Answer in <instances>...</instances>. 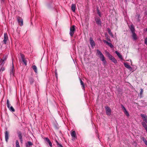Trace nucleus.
I'll use <instances>...</instances> for the list:
<instances>
[{
  "label": "nucleus",
  "instance_id": "nucleus-35",
  "mask_svg": "<svg viewBox=\"0 0 147 147\" xmlns=\"http://www.w3.org/2000/svg\"><path fill=\"white\" fill-rule=\"evenodd\" d=\"M1 68L0 69V72H2L4 71L5 70V68L3 66L2 67H0Z\"/></svg>",
  "mask_w": 147,
  "mask_h": 147
},
{
  "label": "nucleus",
  "instance_id": "nucleus-17",
  "mask_svg": "<svg viewBox=\"0 0 147 147\" xmlns=\"http://www.w3.org/2000/svg\"><path fill=\"white\" fill-rule=\"evenodd\" d=\"M124 65L125 67L127 68H128L129 69H132V68L127 63H125L124 64Z\"/></svg>",
  "mask_w": 147,
  "mask_h": 147
},
{
  "label": "nucleus",
  "instance_id": "nucleus-29",
  "mask_svg": "<svg viewBox=\"0 0 147 147\" xmlns=\"http://www.w3.org/2000/svg\"><path fill=\"white\" fill-rule=\"evenodd\" d=\"M8 109L11 112H14L15 111V109L12 106H11L10 108Z\"/></svg>",
  "mask_w": 147,
  "mask_h": 147
},
{
  "label": "nucleus",
  "instance_id": "nucleus-3",
  "mask_svg": "<svg viewBox=\"0 0 147 147\" xmlns=\"http://www.w3.org/2000/svg\"><path fill=\"white\" fill-rule=\"evenodd\" d=\"M105 108L106 110V114L109 116L110 115L111 112V110L110 108L108 106H106Z\"/></svg>",
  "mask_w": 147,
  "mask_h": 147
},
{
  "label": "nucleus",
  "instance_id": "nucleus-39",
  "mask_svg": "<svg viewBox=\"0 0 147 147\" xmlns=\"http://www.w3.org/2000/svg\"><path fill=\"white\" fill-rule=\"evenodd\" d=\"M121 108L123 110V111H125L126 110V108H125V107L123 106V105L122 104L121 105Z\"/></svg>",
  "mask_w": 147,
  "mask_h": 147
},
{
  "label": "nucleus",
  "instance_id": "nucleus-15",
  "mask_svg": "<svg viewBox=\"0 0 147 147\" xmlns=\"http://www.w3.org/2000/svg\"><path fill=\"white\" fill-rule=\"evenodd\" d=\"M18 137L20 140V142L22 143L23 141L22 136L20 132H19L18 134Z\"/></svg>",
  "mask_w": 147,
  "mask_h": 147
},
{
  "label": "nucleus",
  "instance_id": "nucleus-16",
  "mask_svg": "<svg viewBox=\"0 0 147 147\" xmlns=\"http://www.w3.org/2000/svg\"><path fill=\"white\" fill-rule=\"evenodd\" d=\"M76 9V4H72L71 5V9L73 12H75Z\"/></svg>",
  "mask_w": 147,
  "mask_h": 147
},
{
  "label": "nucleus",
  "instance_id": "nucleus-41",
  "mask_svg": "<svg viewBox=\"0 0 147 147\" xmlns=\"http://www.w3.org/2000/svg\"><path fill=\"white\" fill-rule=\"evenodd\" d=\"M55 76L56 77V78H57V70H55Z\"/></svg>",
  "mask_w": 147,
  "mask_h": 147
},
{
  "label": "nucleus",
  "instance_id": "nucleus-6",
  "mask_svg": "<svg viewBox=\"0 0 147 147\" xmlns=\"http://www.w3.org/2000/svg\"><path fill=\"white\" fill-rule=\"evenodd\" d=\"M44 140L45 142L47 144L48 143L49 144V146L52 147V143L50 141V140L49 139V138H44Z\"/></svg>",
  "mask_w": 147,
  "mask_h": 147
},
{
  "label": "nucleus",
  "instance_id": "nucleus-9",
  "mask_svg": "<svg viewBox=\"0 0 147 147\" xmlns=\"http://www.w3.org/2000/svg\"><path fill=\"white\" fill-rule=\"evenodd\" d=\"M4 39L3 40V42L5 44H6L8 40V37L7 34H4Z\"/></svg>",
  "mask_w": 147,
  "mask_h": 147
},
{
  "label": "nucleus",
  "instance_id": "nucleus-38",
  "mask_svg": "<svg viewBox=\"0 0 147 147\" xmlns=\"http://www.w3.org/2000/svg\"><path fill=\"white\" fill-rule=\"evenodd\" d=\"M107 31L108 33L111 35L113 36L112 33L111 32V30L109 28H107Z\"/></svg>",
  "mask_w": 147,
  "mask_h": 147
},
{
  "label": "nucleus",
  "instance_id": "nucleus-48",
  "mask_svg": "<svg viewBox=\"0 0 147 147\" xmlns=\"http://www.w3.org/2000/svg\"><path fill=\"white\" fill-rule=\"evenodd\" d=\"M146 31H147V28H146Z\"/></svg>",
  "mask_w": 147,
  "mask_h": 147
},
{
  "label": "nucleus",
  "instance_id": "nucleus-22",
  "mask_svg": "<svg viewBox=\"0 0 147 147\" xmlns=\"http://www.w3.org/2000/svg\"><path fill=\"white\" fill-rule=\"evenodd\" d=\"M146 122L142 121L141 122V124L142 125L143 127L145 129L147 128V125L146 123Z\"/></svg>",
  "mask_w": 147,
  "mask_h": 147
},
{
  "label": "nucleus",
  "instance_id": "nucleus-47",
  "mask_svg": "<svg viewBox=\"0 0 147 147\" xmlns=\"http://www.w3.org/2000/svg\"><path fill=\"white\" fill-rule=\"evenodd\" d=\"M145 130L146 131V132L147 133V128H146V129Z\"/></svg>",
  "mask_w": 147,
  "mask_h": 147
},
{
  "label": "nucleus",
  "instance_id": "nucleus-36",
  "mask_svg": "<svg viewBox=\"0 0 147 147\" xmlns=\"http://www.w3.org/2000/svg\"><path fill=\"white\" fill-rule=\"evenodd\" d=\"M16 147H20L19 142L18 140H17L16 141Z\"/></svg>",
  "mask_w": 147,
  "mask_h": 147
},
{
  "label": "nucleus",
  "instance_id": "nucleus-32",
  "mask_svg": "<svg viewBox=\"0 0 147 147\" xmlns=\"http://www.w3.org/2000/svg\"><path fill=\"white\" fill-rule=\"evenodd\" d=\"M124 114L127 116V117H129V115L128 112L127 111V110L125 111H124Z\"/></svg>",
  "mask_w": 147,
  "mask_h": 147
},
{
  "label": "nucleus",
  "instance_id": "nucleus-40",
  "mask_svg": "<svg viewBox=\"0 0 147 147\" xmlns=\"http://www.w3.org/2000/svg\"><path fill=\"white\" fill-rule=\"evenodd\" d=\"M0 1L1 2V4L3 5L5 3V0H0Z\"/></svg>",
  "mask_w": 147,
  "mask_h": 147
},
{
  "label": "nucleus",
  "instance_id": "nucleus-8",
  "mask_svg": "<svg viewBox=\"0 0 147 147\" xmlns=\"http://www.w3.org/2000/svg\"><path fill=\"white\" fill-rule=\"evenodd\" d=\"M95 20L97 24L99 25H101V20L99 17H96L95 19Z\"/></svg>",
  "mask_w": 147,
  "mask_h": 147
},
{
  "label": "nucleus",
  "instance_id": "nucleus-45",
  "mask_svg": "<svg viewBox=\"0 0 147 147\" xmlns=\"http://www.w3.org/2000/svg\"><path fill=\"white\" fill-rule=\"evenodd\" d=\"M144 15L146 16L147 15V11H145L144 12Z\"/></svg>",
  "mask_w": 147,
  "mask_h": 147
},
{
  "label": "nucleus",
  "instance_id": "nucleus-4",
  "mask_svg": "<svg viewBox=\"0 0 147 147\" xmlns=\"http://www.w3.org/2000/svg\"><path fill=\"white\" fill-rule=\"evenodd\" d=\"M90 42L91 47H93L95 46V43L92 37L90 38Z\"/></svg>",
  "mask_w": 147,
  "mask_h": 147
},
{
  "label": "nucleus",
  "instance_id": "nucleus-11",
  "mask_svg": "<svg viewBox=\"0 0 147 147\" xmlns=\"http://www.w3.org/2000/svg\"><path fill=\"white\" fill-rule=\"evenodd\" d=\"M141 116L143 120L145 121V122L147 123V116L146 115L141 114Z\"/></svg>",
  "mask_w": 147,
  "mask_h": 147
},
{
  "label": "nucleus",
  "instance_id": "nucleus-19",
  "mask_svg": "<svg viewBox=\"0 0 147 147\" xmlns=\"http://www.w3.org/2000/svg\"><path fill=\"white\" fill-rule=\"evenodd\" d=\"M132 37L134 40H136L137 39V37L135 32H133L132 33Z\"/></svg>",
  "mask_w": 147,
  "mask_h": 147
},
{
  "label": "nucleus",
  "instance_id": "nucleus-21",
  "mask_svg": "<svg viewBox=\"0 0 147 147\" xmlns=\"http://www.w3.org/2000/svg\"><path fill=\"white\" fill-rule=\"evenodd\" d=\"M81 85H82V88L83 90H85V86L83 82L82 81L81 79H80Z\"/></svg>",
  "mask_w": 147,
  "mask_h": 147
},
{
  "label": "nucleus",
  "instance_id": "nucleus-46",
  "mask_svg": "<svg viewBox=\"0 0 147 147\" xmlns=\"http://www.w3.org/2000/svg\"><path fill=\"white\" fill-rule=\"evenodd\" d=\"M138 21L139 22L140 21V18H138Z\"/></svg>",
  "mask_w": 147,
  "mask_h": 147
},
{
  "label": "nucleus",
  "instance_id": "nucleus-20",
  "mask_svg": "<svg viewBox=\"0 0 147 147\" xmlns=\"http://www.w3.org/2000/svg\"><path fill=\"white\" fill-rule=\"evenodd\" d=\"M115 53L118 56L119 58L122 59H123L121 55L117 51H115Z\"/></svg>",
  "mask_w": 147,
  "mask_h": 147
},
{
  "label": "nucleus",
  "instance_id": "nucleus-12",
  "mask_svg": "<svg viewBox=\"0 0 147 147\" xmlns=\"http://www.w3.org/2000/svg\"><path fill=\"white\" fill-rule=\"evenodd\" d=\"M17 21L19 23H20L21 26H22L23 25V20L20 17H18L17 18Z\"/></svg>",
  "mask_w": 147,
  "mask_h": 147
},
{
  "label": "nucleus",
  "instance_id": "nucleus-5",
  "mask_svg": "<svg viewBox=\"0 0 147 147\" xmlns=\"http://www.w3.org/2000/svg\"><path fill=\"white\" fill-rule=\"evenodd\" d=\"M14 66L13 64V62H12V66L10 69V74L11 76H14Z\"/></svg>",
  "mask_w": 147,
  "mask_h": 147
},
{
  "label": "nucleus",
  "instance_id": "nucleus-34",
  "mask_svg": "<svg viewBox=\"0 0 147 147\" xmlns=\"http://www.w3.org/2000/svg\"><path fill=\"white\" fill-rule=\"evenodd\" d=\"M4 62L0 60V67H2L3 66L4 64Z\"/></svg>",
  "mask_w": 147,
  "mask_h": 147
},
{
  "label": "nucleus",
  "instance_id": "nucleus-10",
  "mask_svg": "<svg viewBox=\"0 0 147 147\" xmlns=\"http://www.w3.org/2000/svg\"><path fill=\"white\" fill-rule=\"evenodd\" d=\"M71 134L73 139L72 140H74L75 138H76V134L75 131H72L71 133Z\"/></svg>",
  "mask_w": 147,
  "mask_h": 147
},
{
  "label": "nucleus",
  "instance_id": "nucleus-26",
  "mask_svg": "<svg viewBox=\"0 0 147 147\" xmlns=\"http://www.w3.org/2000/svg\"><path fill=\"white\" fill-rule=\"evenodd\" d=\"M32 68L33 70L34 71V72L36 73L37 71V67L35 65H33L32 66Z\"/></svg>",
  "mask_w": 147,
  "mask_h": 147
},
{
  "label": "nucleus",
  "instance_id": "nucleus-2",
  "mask_svg": "<svg viewBox=\"0 0 147 147\" xmlns=\"http://www.w3.org/2000/svg\"><path fill=\"white\" fill-rule=\"evenodd\" d=\"M75 26L73 25L70 29L69 34L71 37H72L75 30Z\"/></svg>",
  "mask_w": 147,
  "mask_h": 147
},
{
  "label": "nucleus",
  "instance_id": "nucleus-14",
  "mask_svg": "<svg viewBox=\"0 0 147 147\" xmlns=\"http://www.w3.org/2000/svg\"><path fill=\"white\" fill-rule=\"evenodd\" d=\"M5 138L6 142H7L9 139V133L7 131H6L5 132Z\"/></svg>",
  "mask_w": 147,
  "mask_h": 147
},
{
  "label": "nucleus",
  "instance_id": "nucleus-31",
  "mask_svg": "<svg viewBox=\"0 0 147 147\" xmlns=\"http://www.w3.org/2000/svg\"><path fill=\"white\" fill-rule=\"evenodd\" d=\"M142 139L146 145L147 146V141L146 140V139L144 137H143L142 138Z\"/></svg>",
  "mask_w": 147,
  "mask_h": 147
},
{
  "label": "nucleus",
  "instance_id": "nucleus-30",
  "mask_svg": "<svg viewBox=\"0 0 147 147\" xmlns=\"http://www.w3.org/2000/svg\"><path fill=\"white\" fill-rule=\"evenodd\" d=\"M7 58V56H4L2 59H0V60L1 61H2L4 62L6 60Z\"/></svg>",
  "mask_w": 147,
  "mask_h": 147
},
{
  "label": "nucleus",
  "instance_id": "nucleus-44",
  "mask_svg": "<svg viewBox=\"0 0 147 147\" xmlns=\"http://www.w3.org/2000/svg\"><path fill=\"white\" fill-rule=\"evenodd\" d=\"M136 17H137L138 18H140V15L139 14H137L136 16Z\"/></svg>",
  "mask_w": 147,
  "mask_h": 147
},
{
  "label": "nucleus",
  "instance_id": "nucleus-33",
  "mask_svg": "<svg viewBox=\"0 0 147 147\" xmlns=\"http://www.w3.org/2000/svg\"><path fill=\"white\" fill-rule=\"evenodd\" d=\"M112 61L115 63H117V61L116 59L113 57L112 59L111 60Z\"/></svg>",
  "mask_w": 147,
  "mask_h": 147
},
{
  "label": "nucleus",
  "instance_id": "nucleus-28",
  "mask_svg": "<svg viewBox=\"0 0 147 147\" xmlns=\"http://www.w3.org/2000/svg\"><path fill=\"white\" fill-rule=\"evenodd\" d=\"M29 81H30V83L31 84H32L33 83L34 81V79L33 78H31V77L30 78Z\"/></svg>",
  "mask_w": 147,
  "mask_h": 147
},
{
  "label": "nucleus",
  "instance_id": "nucleus-42",
  "mask_svg": "<svg viewBox=\"0 0 147 147\" xmlns=\"http://www.w3.org/2000/svg\"><path fill=\"white\" fill-rule=\"evenodd\" d=\"M144 43L145 44L147 45V38H146L144 40Z\"/></svg>",
  "mask_w": 147,
  "mask_h": 147
},
{
  "label": "nucleus",
  "instance_id": "nucleus-18",
  "mask_svg": "<svg viewBox=\"0 0 147 147\" xmlns=\"http://www.w3.org/2000/svg\"><path fill=\"white\" fill-rule=\"evenodd\" d=\"M106 54L110 60H111V59H112L114 57L111 55L109 52H107Z\"/></svg>",
  "mask_w": 147,
  "mask_h": 147
},
{
  "label": "nucleus",
  "instance_id": "nucleus-37",
  "mask_svg": "<svg viewBox=\"0 0 147 147\" xmlns=\"http://www.w3.org/2000/svg\"><path fill=\"white\" fill-rule=\"evenodd\" d=\"M97 14H98L100 17H101V14L98 8L97 9Z\"/></svg>",
  "mask_w": 147,
  "mask_h": 147
},
{
  "label": "nucleus",
  "instance_id": "nucleus-23",
  "mask_svg": "<svg viewBox=\"0 0 147 147\" xmlns=\"http://www.w3.org/2000/svg\"><path fill=\"white\" fill-rule=\"evenodd\" d=\"M33 144V143L31 142H28L26 144V147H30V146L32 145Z\"/></svg>",
  "mask_w": 147,
  "mask_h": 147
},
{
  "label": "nucleus",
  "instance_id": "nucleus-27",
  "mask_svg": "<svg viewBox=\"0 0 147 147\" xmlns=\"http://www.w3.org/2000/svg\"><path fill=\"white\" fill-rule=\"evenodd\" d=\"M56 145L58 147H63L60 143H59L57 140H55Z\"/></svg>",
  "mask_w": 147,
  "mask_h": 147
},
{
  "label": "nucleus",
  "instance_id": "nucleus-25",
  "mask_svg": "<svg viewBox=\"0 0 147 147\" xmlns=\"http://www.w3.org/2000/svg\"><path fill=\"white\" fill-rule=\"evenodd\" d=\"M130 29L132 33L135 32V29L133 25L131 26Z\"/></svg>",
  "mask_w": 147,
  "mask_h": 147
},
{
  "label": "nucleus",
  "instance_id": "nucleus-7",
  "mask_svg": "<svg viewBox=\"0 0 147 147\" xmlns=\"http://www.w3.org/2000/svg\"><path fill=\"white\" fill-rule=\"evenodd\" d=\"M20 56L22 58V61L24 63V64L25 65H26L27 63V61L26 60V59L24 58V55L22 54H20Z\"/></svg>",
  "mask_w": 147,
  "mask_h": 147
},
{
  "label": "nucleus",
  "instance_id": "nucleus-43",
  "mask_svg": "<svg viewBox=\"0 0 147 147\" xmlns=\"http://www.w3.org/2000/svg\"><path fill=\"white\" fill-rule=\"evenodd\" d=\"M143 92V89L142 88L140 89V94L141 95H142Z\"/></svg>",
  "mask_w": 147,
  "mask_h": 147
},
{
  "label": "nucleus",
  "instance_id": "nucleus-1",
  "mask_svg": "<svg viewBox=\"0 0 147 147\" xmlns=\"http://www.w3.org/2000/svg\"><path fill=\"white\" fill-rule=\"evenodd\" d=\"M96 51V54L98 55L101 60L103 62V64L105 65L107 64V61L105 60V58L103 54L98 49H97Z\"/></svg>",
  "mask_w": 147,
  "mask_h": 147
},
{
  "label": "nucleus",
  "instance_id": "nucleus-24",
  "mask_svg": "<svg viewBox=\"0 0 147 147\" xmlns=\"http://www.w3.org/2000/svg\"><path fill=\"white\" fill-rule=\"evenodd\" d=\"M6 104L7 107L8 109H9L11 106V105L9 102V100L8 99H7V100Z\"/></svg>",
  "mask_w": 147,
  "mask_h": 147
},
{
  "label": "nucleus",
  "instance_id": "nucleus-13",
  "mask_svg": "<svg viewBox=\"0 0 147 147\" xmlns=\"http://www.w3.org/2000/svg\"><path fill=\"white\" fill-rule=\"evenodd\" d=\"M103 41L104 42L107 44L111 48H112L113 47V45H112V44L111 43L108 42L107 41H106V40H103Z\"/></svg>",
  "mask_w": 147,
  "mask_h": 147
}]
</instances>
